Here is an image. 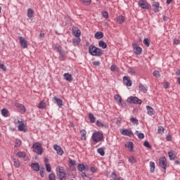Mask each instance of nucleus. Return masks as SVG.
<instances>
[{"instance_id":"1","label":"nucleus","mask_w":180,"mask_h":180,"mask_svg":"<svg viewBox=\"0 0 180 180\" xmlns=\"http://www.w3.org/2000/svg\"><path fill=\"white\" fill-rule=\"evenodd\" d=\"M89 53L91 56H94L95 57H101L103 55V50L94 46L90 45L89 47Z\"/></svg>"},{"instance_id":"2","label":"nucleus","mask_w":180,"mask_h":180,"mask_svg":"<svg viewBox=\"0 0 180 180\" xmlns=\"http://www.w3.org/2000/svg\"><path fill=\"white\" fill-rule=\"evenodd\" d=\"M91 139L94 143H99L103 140V133L101 131L94 132L92 134Z\"/></svg>"},{"instance_id":"3","label":"nucleus","mask_w":180,"mask_h":180,"mask_svg":"<svg viewBox=\"0 0 180 180\" xmlns=\"http://www.w3.org/2000/svg\"><path fill=\"white\" fill-rule=\"evenodd\" d=\"M33 151L38 154L39 155H41L43 154V148H41V143L37 142L32 146Z\"/></svg>"},{"instance_id":"4","label":"nucleus","mask_w":180,"mask_h":180,"mask_svg":"<svg viewBox=\"0 0 180 180\" xmlns=\"http://www.w3.org/2000/svg\"><path fill=\"white\" fill-rule=\"evenodd\" d=\"M127 102L128 103H134L136 105H141V100L139 99V98L136 96H130L127 98Z\"/></svg>"},{"instance_id":"5","label":"nucleus","mask_w":180,"mask_h":180,"mask_svg":"<svg viewBox=\"0 0 180 180\" xmlns=\"http://www.w3.org/2000/svg\"><path fill=\"white\" fill-rule=\"evenodd\" d=\"M139 6H140V8L142 9H148L150 8V4L146 0H139Z\"/></svg>"},{"instance_id":"6","label":"nucleus","mask_w":180,"mask_h":180,"mask_svg":"<svg viewBox=\"0 0 180 180\" xmlns=\"http://www.w3.org/2000/svg\"><path fill=\"white\" fill-rule=\"evenodd\" d=\"M159 165L163 169H167V158L165 157H162L159 159Z\"/></svg>"},{"instance_id":"7","label":"nucleus","mask_w":180,"mask_h":180,"mask_svg":"<svg viewBox=\"0 0 180 180\" xmlns=\"http://www.w3.org/2000/svg\"><path fill=\"white\" fill-rule=\"evenodd\" d=\"M20 44L22 46V49H27V41L22 37H19Z\"/></svg>"},{"instance_id":"8","label":"nucleus","mask_w":180,"mask_h":180,"mask_svg":"<svg viewBox=\"0 0 180 180\" xmlns=\"http://www.w3.org/2000/svg\"><path fill=\"white\" fill-rule=\"evenodd\" d=\"M121 134H122V136H128V137H133L134 136L133 131L130 129H123L121 131Z\"/></svg>"},{"instance_id":"9","label":"nucleus","mask_w":180,"mask_h":180,"mask_svg":"<svg viewBox=\"0 0 180 180\" xmlns=\"http://www.w3.org/2000/svg\"><path fill=\"white\" fill-rule=\"evenodd\" d=\"M72 34L75 37H79V36H81V30H79L77 27H73L72 29Z\"/></svg>"},{"instance_id":"10","label":"nucleus","mask_w":180,"mask_h":180,"mask_svg":"<svg viewBox=\"0 0 180 180\" xmlns=\"http://www.w3.org/2000/svg\"><path fill=\"white\" fill-rule=\"evenodd\" d=\"M53 149L56 150L58 155H62L64 154V150H63V148H61V147H60L58 145H53Z\"/></svg>"},{"instance_id":"11","label":"nucleus","mask_w":180,"mask_h":180,"mask_svg":"<svg viewBox=\"0 0 180 180\" xmlns=\"http://www.w3.org/2000/svg\"><path fill=\"white\" fill-rule=\"evenodd\" d=\"M133 49L136 54H141V52L143 51L141 47L139 46L136 44H133Z\"/></svg>"},{"instance_id":"12","label":"nucleus","mask_w":180,"mask_h":180,"mask_svg":"<svg viewBox=\"0 0 180 180\" xmlns=\"http://www.w3.org/2000/svg\"><path fill=\"white\" fill-rule=\"evenodd\" d=\"M139 88L141 92H143V94H146L148 89V86H147V85L143 84L141 83L139 84Z\"/></svg>"},{"instance_id":"13","label":"nucleus","mask_w":180,"mask_h":180,"mask_svg":"<svg viewBox=\"0 0 180 180\" xmlns=\"http://www.w3.org/2000/svg\"><path fill=\"white\" fill-rule=\"evenodd\" d=\"M64 79L68 81V82H72V75L70 73H65L63 75Z\"/></svg>"},{"instance_id":"14","label":"nucleus","mask_w":180,"mask_h":180,"mask_svg":"<svg viewBox=\"0 0 180 180\" xmlns=\"http://www.w3.org/2000/svg\"><path fill=\"white\" fill-rule=\"evenodd\" d=\"M124 84L127 85V86H131V80L127 76H124L123 77Z\"/></svg>"},{"instance_id":"15","label":"nucleus","mask_w":180,"mask_h":180,"mask_svg":"<svg viewBox=\"0 0 180 180\" xmlns=\"http://www.w3.org/2000/svg\"><path fill=\"white\" fill-rule=\"evenodd\" d=\"M53 101H55L56 105H58V108H61L64 105L63 103V100H61L60 98L53 97Z\"/></svg>"},{"instance_id":"16","label":"nucleus","mask_w":180,"mask_h":180,"mask_svg":"<svg viewBox=\"0 0 180 180\" xmlns=\"http://www.w3.org/2000/svg\"><path fill=\"white\" fill-rule=\"evenodd\" d=\"M16 108L21 113L26 112V108L22 104H16Z\"/></svg>"},{"instance_id":"17","label":"nucleus","mask_w":180,"mask_h":180,"mask_svg":"<svg viewBox=\"0 0 180 180\" xmlns=\"http://www.w3.org/2000/svg\"><path fill=\"white\" fill-rule=\"evenodd\" d=\"M116 22H117V23H119L120 25H122V23L124 22V16H123V15L117 16Z\"/></svg>"},{"instance_id":"18","label":"nucleus","mask_w":180,"mask_h":180,"mask_svg":"<svg viewBox=\"0 0 180 180\" xmlns=\"http://www.w3.org/2000/svg\"><path fill=\"white\" fill-rule=\"evenodd\" d=\"M146 110L148 112V115H149V116H153V115H154L155 111H154V109L151 106L147 105Z\"/></svg>"},{"instance_id":"19","label":"nucleus","mask_w":180,"mask_h":180,"mask_svg":"<svg viewBox=\"0 0 180 180\" xmlns=\"http://www.w3.org/2000/svg\"><path fill=\"white\" fill-rule=\"evenodd\" d=\"M125 147H127L130 151H134V145L133 144V142H127V143L125 144Z\"/></svg>"},{"instance_id":"20","label":"nucleus","mask_w":180,"mask_h":180,"mask_svg":"<svg viewBox=\"0 0 180 180\" xmlns=\"http://www.w3.org/2000/svg\"><path fill=\"white\" fill-rule=\"evenodd\" d=\"M57 175L58 176V178L60 180L67 179V174L65 173V172H63L62 173H58Z\"/></svg>"},{"instance_id":"21","label":"nucleus","mask_w":180,"mask_h":180,"mask_svg":"<svg viewBox=\"0 0 180 180\" xmlns=\"http://www.w3.org/2000/svg\"><path fill=\"white\" fill-rule=\"evenodd\" d=\"M26 126L25 125V124L23 122H21L20 124L18 125V131H24L26 132Z\"/></svg>"},{"instance_id":"22","label":"nucleus","mask_w":180,"mask_h":180,"mask_svg":"<svg viewBox=\"0 0 180 180\" xmlns=\"http://www.w3.org/2000/svg\"><path fill=\"white\" fill-rule=\"evenodd\" d=\"M31 167L32 168V169H34V171H36V172H39L40 169L39 163H32Z\"/></svg>"},{"instance_id":"23","label":"nucleus","mask_w":180,"mask_h":180,"mask_svg":"<svg viewBox=\"0 0 180 180\" xmlns=\"http://www.w3.org/2000/svg\"><path fill=\"white\" fill-rule=\"evenodd\" d=\"M103 37V32H97L95 34V39H97L98 40H101Z\"/></svg>"},{"instance_id":"24","label":"nucleus","mask_w":180,"mask_h":180,"mask_svg":"<svg viewBox=\"0 0 180 180\" xmlns=\"http://www.w3.org/2000/svg\"><path fill=\"white\" fill-rule=\"evenodd\" d=\"M80 134L82 140H86V131L85 129L81 130Z\"/></svg>"},{"instance_id":"25","label":"nucleus","mask_w":180,"mask_h":180,"mask_svg":"<svg viewBox=\"0 0 180 180\" xmlns=\"http://www.w3.org/2000/svg\"><path fill=\"white\" fill-rule=\"evenodd\" d=\"M77 169L80 172H84V171H85V169H86V167H85V165H84L82 164H79L77 166Z\"/></svg>"},{"instance_id":"26","label":"nucleus","mask_w":180,"mask_h":180,"mask_svg":"<svg viewBox=\"0 0 180 180\" xmlns=\"http://www.w3.org/2000/svg\"><path fill=\"white\" fill-rule=\"evenodd\" d=\"M56 174H61L63 172H65V171H64V167H61V166H58L56 169Z\"/></svg>"},{"instance_id":"27","label":"nucleus","mask_w":180,"mask_h":180,"mask_svg":"<svg viewBox=\"0 0 180 180\" xmlns=\"http://www.w3.org/2000/svg\"><path fill=\"white\" fill-rule=\"evenodd\" d=\"M46 106H47V103H46L44 101H40L38 108L39 109H46Z\"/></svg>"},{"instance_id":"28","label":"nucleus","mask_w":180,"mask_h":180,"mask_svg":"<svg viewBox=\"0 0 180 180\" xmlns=\"http://www.w3.org/2000/svg\"><path fill=\"white\" fill-rule=\"evenodd\" d=\"M13 161L14 167H15V168H19L20 167V162H19V160L14 158L13 159Z\"/></svg>"},{"instance_id":"29","label":"nucleus","mask_w":180,"mask_h":180,"mask_svg":"<svg viewBox=\"0 0 180 180\" xmlns=\"http://www.w3.org/2000/svg\"><path fill=\"white\" fill-rule=\"evenodd\" d=\"M153 11L154 12L157 13L158 12V9L160 8V3L159 2H155L154 4H153Z\"/></svg>"},{"instance_id":"30","label":"nucleus","mask_w":180,"mask_h":180,"mask_svg":"<svg viewBox=\"0 0 180 180\" xmlns=\"http://www.w3.org/2000/svg\"><path fill=\"white\" fill-rule=\"evenodd\" d=\"M27 16H28V18H29L30 19H32V18H33V15H34L33 10L31 9V8H29V9L27 10Z\"/></svg>"},{"instance_id":"31","label":"nucleus","mask_w":180,"mask_h":180,"mask_svg":"<svg viewBox=\"0 0 180 180\" xmlns=\"http://www.w3.org/2000/svg\"><path fill=\"white\" fill-rule=\"evenodd\" d=\"M53 49L55 50V51H57L58 53H60L61 51V46L58 44H55L53 46Z\"/></svg>"},{"instance_id":"32","label":"nucleus","mask_w":180,"mask_h":180,"mask_svg":"<svg viewBox=\"0 0 180 180\" xmlns=\"http://www.w3.org/2000/svg\"><path fill=\"white\" fill-rule=\"evenodd\" d=\"M97 153L98 154H100V155H101L102 157H103V155H105V148H99L98 150H97Z\"/></svg>"},{"instance_id":"33","label":"nucleus","mask_w":180,"mask_h":180,"mask_svg":"<svg viewBox=\"0 0 180 180\" xmlns=\"http://www.w3.org/2000/svg\"><path fill=\"white\" fill-rule=\"evenodd\" d=\"M135 134H136V136H138V139H139V140H143V139H144V134L139 133V131H136Z\"/></svg>"},{"instance_id":"34","label":"nucleus","mask_w":180,"mask_h":180,"mask_svg":"<svg viewBox=\"0 0 180 180\" xmlns=\"http://www.w3.org/2000/svg\"><path fill=\"white\" fill-rule=\"evenodd\" d=\"M98 46L101 47V49H106V47H108V45L102 40L99 41Z\"/></svg>"},{"instance_id":"35","label":"nucleus","mask_w":180,"mask_h":180,"mask_svg":"<svg viewBox=\"0 0 180 180\" xmlns=\"http://www.w3.org/2000/svg\"><path fill=\"white\" fill-rule=\"evenodd\" d=\"M79 43H81V39H79V38L74 39L72 41V44L75 46H78L79 44Z\"/></svg>"},{"instance_id":"36","label":"nucleus","mask_w":180,"mask_h":180,"mask_svg":"<svg viewBox=\"0 0 180 180\" xmlns=\"http://www.w3.org/2000/svg\"><path fill=\"white\" fill-rule=\"evenodd\" d=\"M129 162H130V164H135V162H137V160L134 156H131L129 158Z\"/></svg>"},{"instance_id":"37","label":"nucleus","mask_w":180,"mask_h":180,"mask_svg":"<svg viewBox=\"0 0 180 180\" xmlns=\"http://www.w3.org/2000/svg\"><path fill=\"white\" fill-rule=\"evenodd\" d=\"M150 172L153 173L154 172L155 169V163H154V162H150Z\"/></svg>"},{"instance_id":"38","label":"nucleus","mask_w":180,"mask_h":180,"mask_svg":"<svg viewBox=\"0 0 180 180\" xmlns=\"http://www.w3.org/2000/svg\"><path fill=\"white\" fill-rule=\"evenodd\" d=\"M17 157H19V158H25V157H26V153L18 152L17 153Z\"/></svg>"},{"instance_id":"39","label":"nucleus","mask_w":180,"mask_h":180,"mask_svg":"<svg viewBox=\"0 0 180 180\" xmlns=\"http://www.w3.org/2000/svg\"><path fill=\"white\" fill-rule=\"evenodd\" d=\"M89 118L90 119V122H91V123H95L96 118H95V116H94V114L90 113L89 115Z\"/></svg>"},{"instance_id":"40","label":"nucleus","mask_w":180,"mask_h":180,"mask_svg":"<svg viewBox=\"0 0 180 180\" xmlns=\"http://www.w3.org/2000/svg\"><path fill=\"white\" fill-rule=\"evenodd\" d=\"M114 98L117 102H119V103H122V97L119 94H116Z\"/></svg>"},{"instance_id":"41","label":"nucleus","mask_w":180,"mask_h":180,"mask_svg":"<svg viewBox=\"0 0 180 180\" xmlns=\"http://www.w3.org/2000/svg\"><path fill=\"white\" fill-rule=\"evenodd\" d=\"M49 180H57L56 174L54 173H51L49 174Z\"/></svg>"},{"instance_id":"42","label":"nucleus","mask_w":180,"mask_h":180,"mask_svg":"<svg viewBox=\"0 0 180 180\" xmlns=\"http://www.w3.org/2000/svg\"><path fill=\"white\" fill-rule=\"evenodd\" d=\"M128 73L130 74L131 75H136V70L134 68H129L128 69Z\"/></svg>"},{"instance_id":"43","label":"nucleus","mask_w":180,"mask_h":180,"mask_svg":"<svg viewBox=\"0 0 180 180\" xmlns=\"http://www.w3.org/2000/svg\"><path fill=\"white\" fill-rule=\"evenodd\" d=\"M8 111L6 109H2L1 110V115L2 116H4V117H8Z\"/></svg>"},{"instance_id":"44","label":"nucleus","mask_w":180,"mask_h":180,"mask_svg":"<svg viewBox=\"0 0 180 180\" xmlns=\"http://www.w3.org/2000/svg\"><path fill=\"white\" fill-rule=\"evenodd\" d=\"M168 155H169V160H175V154H174V153H172V152H169V153H168Z\"/></svg>"},{"instance_id":"45","label":"nucleus","mask_w":180,"mask_h":180,"mask_svg":"<svg viewBox=\"0 0 180 180\" xmlns=\"http://www.w3.org/2000/svg\"><path fill=\"white\" fill-rule=\"evenodd\" d=\"M143 146L144 147H146V148H150L151 149V145L150 144V142H148V141H145L143 143Z\"/></svg>"},{"instance_id":"46","label":"nucleus","mask_w":180,"mask_h":180,"mask_svg":"<svg viewBox=\"0 0 180 180\" xmlns=\"http://www.w3.org/2000/svg\"><path fill=\"white\" fill-rule=\"evenodd\" d=\"M84 5H91V0H79Z\"/></svg>"},{"instance_id":"47","label":"nucleus","mask_w":180,"mask_h":180,"mask_svg":"<svg viewBox=\"0 0 180 180\" xmlns=\"http://www.w3.org/2000/svg\"><path fill=\"white\" fill-rule=\"evenodd\" d=\"M20 146H22V141L16 139L15 147H20Z\"/></svg>"},{"instance_id":"48","label":"nucleus","mask_w":180,"mask_h":180,"mask_svg":"<svg viewBox=\"0 0 180 180\" xmlns=\"http://www.w3.org/2000/svg\"><path fill=\"white\" fill-rule=\"evenodd\" d=\"M143 44L146 46V47H150V40L148 39H143Z\"/></svg>"},{"instance_id":"49","label":"nucleus","mask_w":180,"mask_h":180,"mask_svg":"<svg viewBox=\"0 0 180 180\" xmlns=\"http://www.w3.org/2000/svg\"><path fill=\"white\" fill-rule=\"evenodd\" d=\"M153 77H155V78H160V77H161V75H160V72L155 70L153 72Z\"/></svg>"},{"instance_id":"50","label":"nucleus","mask_w":180,"mask_h":180,"mask_svg":"<svg viewBox=\"0 0 180 180\" xmlns=\"http://www.w3.org/2000/svg\"><path fill=\"white\" fill-rule=\"evenodd\" d=\"M102 16L103 18H105V19H108V18H109V13H108L107 11H103Z\"/></svg>"},{"instance_id":"51","label":"nucleus","mask_w":180,"mask_h":180,"mask_svg":"<svg viewBox=\"0 0 180 180\" xmlns=\"http://www.w3.org/2000/svg\"><path fill=\"white\" fill-rule=\"evenodd\" d=\"M45 165H46L47 172H51V166L50 165V164L46 163Z\"/></svg>"},{"instance_id":"52","label":"nucleus","mask_w":180,"mask_h":180,"mask_svg":"<svg viewBox=\"0 0 180 180\" xmlns=\"http://www.w3.org/2000/svg\"><path fill=\"white\" fill-rule=\"evenodd\" d=\"M14 123L16 126H19V124H22V123H23V121L22 120H15Z\"/></svg>"},{"instance_id":"53","label":"nucleus","mask_w":180,"mask_h":180,"mask_svg":"<svg viewBox=\"0 0 180 180\" xmlns=\"http://www.w3.org/2000/svg\"><path fill=\"white\" fill-rule=\"evenodd\" d=\"M130 120L134 124H139V120H137V119L132 117Z\"/></svg>"},{"instance_id":"54","label":"nucleus","mask_w":180,"mask_h":180,"mask_svg":"<svg viewBox=\"0 0 180 180\" xmlns=\"http://www.w3.org/2000/svg\"><path fill=\"white\" fill-rule=\"evenodd\" d=\"M96 125H97L98 127H106V125L102 124V122H101L100 121H97V122H96Z\"/></svg>"},{"instance_id":"55","label":"nucleus","mask_w":180,"mask_h":180,"mask_svg":"<svg viewBox=\"0 0 180 180\" xmlns=\"http://www.w3.org/2000/svg\"><path fill=\"white\" fill-rule=\"evenodd\" d=\"M158 133H159L160 134H162L164 133V127H160L158 129Z\"/></svg>"},{"instance_id":"56","label":"nucleus","mask_w":180,"mask_h":180,"mask_svg":"<svg viewBox=\"0 0 180 180\" xmlns=\"http://www.w3.org/2000/svg\"><path fill=\"white\" fill-rule=\"evenodd\" d=\"M110 70L111 71H117V66L112 65L110 67Z\"/></svg>"},{"instance_id":"57","label":"nucleus","mask_w":180,"mask_h":180,"mask_svg":"<svg viewBox=\"0 0 180 180\" xmlns=\"http://www.w3.org/2000/svg\"><path fill=\"white\" fill-rule=\"evenodd\" d=\"M94 65H96V67H99L101 65V62L99 60H96L93 62Z\"/></svg>"},{"instance_id":"58","label":"nucleus","mask_w":180,"mask_h":180,"mask_svg":"<svg viewBox=\"0 0 180 180\" xmlns=\"http://www.w3.org/2000/svg\"><path fill=\"white\" fill-rule=\"evenodd\" d=\"M60 56L62 57L63 58V57H65V51H60L59 52Z\"/></svg>"},{"instance_id":"59","label":"nucleus","mask_w":180,"mask_h":180,"mask_svg":"<svg viewBox=\"0 0 180 180\" xmlns=\"http://www.w3.org/2000/svg\"><path fill=\"white\" fill-rule=\"evenodd\" d=\"M0 68L4 71H6V66H5V65H4L3 63H0Z\"/></svg>"},{"instance_id":"60","label":"nucleus","mask_w":180,"mask_h":180,"mask_svg":"<svg viewBox=\"0 0 180 180\" xmlns=\"http://www.w3.org/2000/svg\"><path fill=\"white\" fill-rule=\"evenodd\" d=\"M172 140V136L171 135H167V141H171Z\"/></svg>"},{"instance_id":"61","label":"nucleus","mask_w":180,"mask_h":180,"mask_svg":"<svg viewBox=\"0 0 180 180\" xmlns=\"http://www.w3.org/2000/svg\"><path fill=\"white\" fill-rule=\"evenodd\" d=\"M90 171H91L93 173H95V172H96L97 170H96V167H91L90 168Z\"/></svg>"},{"instance_id":"62","label":"nucleus","mask_w":180,"mask_h":180,"mask_svg":"<svg viewBox=\"0 0 180 180\" xmlns=\"http://www.w3.org/2000/svg\"><path fill=\"white\" fill-rule=\"evenodd\" d=\"M69 163L70 165H75V160H70Z\"/></svg>"},{"instance_id":"63","label":"nucleus","mask_w":180,"mask_h":180,"mask_svg":"<svg viewBox=\"0 0 180 180\" xmlns=\"http://www.w3.org/2000/svg\"><path fill=\"white\" fill-rule=\"evenodd\" d=\"M39 174L41 178L44 177V172L43 170H40Z\"/></svg>"},{"instance_id":"64","label":"nucleus","mask_w":180,"mask_h":180,"mask_svg":"<svg viewBox=\"0 0 180 180\" xmlns=\"http://www.w3.org/2000/svg\"><path fill=\"white\" fill-rule=\"evenodd\" d=\"M168 86H169V83L166 82V83L164 84V88H165V89H167V88H168Z\"/></svg>"}]
</instances>
